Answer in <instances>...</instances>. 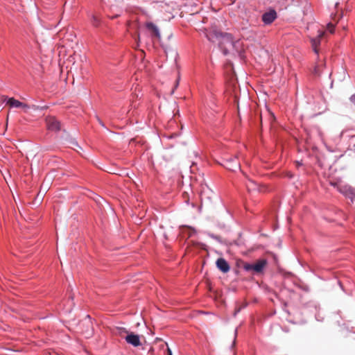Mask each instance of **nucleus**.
Instances as JSON below:
<instances>
[{
	"label": "nucleus",
	"mask_w": 355,
	"mask_h": 355,
	"mask_svg": "<svg viewBox=\"0 0 355 355\" xmlns=\"http://www.w3.org/2000/svg\"><path fill=\"white\" fill-rule=\"evenodd\" d=\"M125 333H128V334L126 335V336L125 337V341L134 346V347H139L141 345V342H140V338H139V336L137 335V334H135L132 332H130V333H128L125 329L122 328L121 329Z\"/></svg>",
	"instance_id": "nucleus-4"
},
{
	"label": "nucleus",
	"mask_w": 355,
	"mask_h": 355,
	"mask_svg": "<svg viewBox=\"0 0 355 355\" xmlns=\"http://www.w3.org/2000/svg\"><path fill=\"white\" fill-rule=\"evenodd\" d=\"M69 299H70L71 301H73V296H69Z\"/></svg>",
	"instance_id": "nucleus-22"
},
{
	"label": "nucleus",
	"mask_w": 355,
	"mask_h": 355,
	"mask_svg": "<svg viewBox=\"0 0 355 355\" xmlns=\"http://www.w3.org/2000/svg\"><path fill=\"white\" fill-rule=\"evenodd\" d=\"M277 17V12L274 9L264 12L262 15L261 19L265 25L271 24Z\"/></svg>",
	"instance_id": "nucleus-5"
},
{
	"label": "nucleus",
	"mask_w": 355,
	"mask_h": 355,
	"mask_svg": "<svg viewBox=\"0 0 355 355\" xmlns=\"http://www.w3.org/2000/svg\"><path fill=\"white\" fill-rule=\"evenodd\" d=\"M146 27L148 31H152L156 37L160 38L161 35L159 30L155 24L153 22H148L146 24Z\"/></svg>",
	"instance_id": "nucleus-9"
},
{
	"label": "nucleus",
	"mask_w": 355,
	"mask_h": 355,
	"mask_svg": "<svg viewBox=\"0 0 355 355\" xmlns=\"http://www.w3.org/2000/svg\"><path fill=\"white\" fill-rule=\"evenodd\" d=\"M46 125L49 130L52 131L60 130V123L54 116H48L46 119Z\"/></svg>",
	"instance_id": "nucleus-6"
},
{
	"label": "nucleus",
	"mask_w": 355,
	"mask_h": 355,
	"mask_svg": "<svg viewBox=\"0 0 355 355\" xmlns=\"http://www.w3.org/2000/svg\"><path fill=\"white\" fill-rule=\"evenodd\" d=\"M349 192H350L352 194H353V193H354V190H353V189L349 188Z\"/></svg>",
	"instance_id": "nucleus-19"
},
{
	"label": "nucleus",
	"mask_w": 355,
	"mask_h": 355,
	"mask_svg": "<svg viewBox=\"0 0 355 355\" xmlns=\"http://www.w3.org/2000/svg\"><path fill=\"white\" fill-rule=\"evenodd\" d=\"M322 36V34H320L318 35V37L316 38H313L311 39V44H312V47H313V49L314 51V52L316 53V54H318V50L317 49V46L320 44V37Z\"/></svg>",
	"instance_id": "nucleus-10"
},
{
	"label": "nucleus",
	"mask_w": 355,
	"mask_h": 355,
	"mask_svg": "<svg viewBox=\"0 0 355 355\" xmlns=\"http://www.w3.org/2000/svg\"><path fill=\"white\" fill-rule=\"evenodd\" d=\"M7 104L12 107H22L24 109L28 108V105L23 103L14 98H9L7 101Z\"/></svg>",
	"instance_id": "nucleus-8"
},
{
	"label": "nucleus",
	"mask_w": 355,
	"mask_h": 355,
	"mask_svg": "<svg viewBox=\"0 0 355 355\" xmlns=\"http://www.w3.org/2000/svg\"><path fill=\"white\" fill-rule=\"evenodd\" d=\"M267 265V261L266 259H259L255 263H245L243 269L247 271H254L256 273L261 272L266 266Z\"/></svg>",
	"instance_id": "nucleus-2"
},
{
	"label": "nucleus",
	"mask_w": 355,
	"mask_h": 355,
	"mask_svg": "<svg viewBox=\"0 0 355 355\" xmlns=\"http://www.w3.org/2000/svg\"><path fill=\"white\" fill-rule=\"evenodd\" d=\"M350 101L355 105V94L350 97Z\"/></svg>",
	"instance_id": "nucleus-16"
},
{
	"label": "nucleus",
	"mask_w": 355,
	"mask_h": 355,
	"mask_svg": "<svg viewBox=\"0 0 355 355\" xmlns=\"http://www.w3.org/2000/svg\"><path fill=\"white\" fill-rule=\"evenodd\" d=\"M92 24L95 27H98L101 25V20L96 16L92 15L91 18Z\"/></svg>",
	"instance_id": "nucleus-12"
},
{
	"label": "nucleus",
	"mask_w": 355,
	"mask_h": 355,
	"mask_svg": "<svg viewBox=\"0 0 355 355\" xmlns=\"http://www.w3.org/2000/svg\"><path fill=\"white\" fill-rule=\"evenodd\" d=\"M246 187L248 191L259 190L257 183L251 180H248V182L246 183Z\"/></svg>",
	"instance_id": "nucleus-11"
},
{
	"label": "nucleus",
	"mask_w": 355,
	"mask_h": 355,
	"mask_svg": "<svg viewBox=\"0 0 355 355\" xmlns=\"http://www.w3.org/2000/svg\"><path fill=\"white\" fill-rule=\"evenodd\" d=\"M329 31L332 33L334 31V26L331 24H328Z\"/></svg>",
	"instance_id": "nucleus-14"
},
{
	"label": "nucleus",
	"mask_w": 355,
	"mask_h": 355,
	"mask_svg": "<svg viewBox=\"0 0 355 355\" xmlns=\"http://www.w3.org/2000/svg\"><path fill=\"white\" fill-rule=\"evenodd\" d=\"M167 353H168V355H173L172 351L169 347L167 348Z\"/></svg>",
	"instance_id": "nucleus-17"
},
{
	"label": "nucleus",
	"mask_w": 355,
	"mask_h": 355,
	"mask_svg": "<svg viewBox=\"0 0 355 355\" xmlns=\"http://www.w3.org/2000/svg\"><path fill=\"white\" fill-rule=\"evenodd\" d=\"M216 263L217 268L224 273L227 272L230 269L228 262L223 258L218 259Z\"/></svg>",
	"instance_id": "nucleus-7"
},
{
	"label": "nucleus",
	"mask_w": 355,
	"mask_h": 355,
	"mask_svg": "<svg viewBox=\"0 0 355 355\" xmlns=\"http://www.w3.org/2000/svg\"><path fill=\"white\" fill-rule=\"evenodd\" d=\"M92 334H93V330H92V328L90 327V329L87 331V336H90L92 335Z\"/></svg>",
	"instance_id": "nucleus-15"
},
{
	"label": "nucleus",
	"mask_w": 355,
	"mask_h": 355,
	"mask_svg": "<svg viewBox=\"0 0 355 355\" xmlns=\"http://www.w3.org/2000/svg\"><path fill=\"white\" fill-rule=\"evenodd\" d=\"M236 340L234 339L232 345V347H233L235 345Z\"/></svg>",
	"instance_id": "nucleus-21"
},
{
	"label": "nucleus",
	"mask_w": 355,
	"mask_h": 355,
	"mask_svg": "<svg viewBox=\"0 0 355 355\" xmlns=\"http://www.w3.org/2000/svg\"><path fill=\"white\" fill-rule=\"evenodd\" d=\"M207 39L211 42H218L220 49L225 55L229 53L230 49L236 46L233 36L230 33H223L216 30L210 31L206 34Z\"/></svg>",
	"instance_id": "nucleus-1"
},
{
	"label": "nucleus",
	"mask_w": 355,
	"mask_h": 355,
	"mask_svg": "<svg viewBox=\"0 0 355 355\" xmlns=\"http://www.w3.org/2000/svg\"><path fill=\"white\" fill-rule=\"evenodd\" d=\"M87 320H85V322L87 323H91L90 322V316L89 315H87Z\"/></svg>",
	"instance_id": "nucleus-18"
},
{
	"label": "nucleus",
	"mask_w": 355,
	"mask_h": 355,
	"mask_svg": "<svg viewBox=\"0 0 355 355\" xmlns=\"http://www.w3.org/2000/svg\"><path fill=\"white\" fill-rule=\"evenodd\" d=\"M178 83H179V80H177V81H176V84H175V88L178 87Z\"/></svg>",
	"instance_id": "nucleus-20"
},
{
	"label": "nucleus",
	"mask_w": 355,
	"mask_h": 355,
	"mask_svg": "<svg viewBox=\"0 0 355 355\" xmlns=\"http://www.w3.org/2000/svg\"><path fill=\"white\" fill-rule=\"evenodd\" d=\"M206 234L210 238H211V239H214V240H216V241H217L218 242H221V239H220V237L219 236L215 235V234H214L212 233H210V232H206Z\"/></svg>",
	"instance_id": "nucleus-13"
},
{
	"label": "nucleus",
	"mask_w": 355,
	"mask_h": 355,
	"mask_svg": "<svg viewBox=\"0 0 355 355\" xmlns=\"http://www.w3.org/2000/svg\"><path fill=\"white\" fill-rule=\"evenodd\" d=\"M221 165L232 171H236L241 169L240 163L236 157L224 158Z\"/></svg>",
	"instance_id": "nucleus-3"
}]
</instances>
